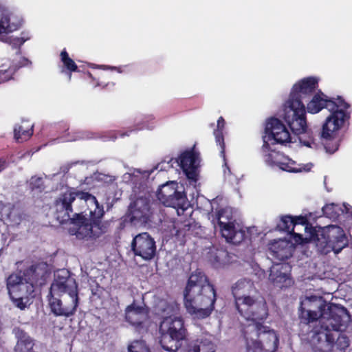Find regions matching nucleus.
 <instances>
[{
    "instance_id": "1",
    "label": "nucleus",
    "mask_w": 352,
    "mask_h": 352,
    "mask_svg": "<svg viewBox=\"0 0 352 352\" xmlns=\"http://www.w3.org/2000/svg\"><path fill=\"white\" fill-rule=\"evenodd\" d=\"M56 219L61 224L69 222L71 235L78 239H96L107 233L109 223L103 221V206L88 192L66 191L54 201Z\"/></svg>"
},
{
    "instance_id": "2",
    "label": "nucleus",
    "mask_w": 352,
    "mask_h": 352,
    "mask_svg": "<svg viewBox=\"0 0 352 352\" xmlns=\"http://www.w3.org/2000/svg\"><path fill=\"white\" fill-rule=\"evenodd\" d=\"M318 87V80L314 76L304 78L295 83L283 116L292 133L300 135V142L308 147H311L315 140L313 132L307 127L304 101H309Z\"/></svg>"
},
{
    "instance_id": "3",
    "label": "nucleus",
    "mask_w": 352,
    "mask_h": 352,
    "mask_svg": "<svg viewBox=\"0 0 352 352\" xmlns=\"http://www.w3.org/2000/svg\"><path fill=\"white\" fill-rule=\"evenodd\" d=\"M217 293L205 274L197 270L187 281L184 291V304L187 312L194 318L204 319L214 309Z\"/></svg>"
},
{
    "instance_id": "4",
    "label": "nucleus",
    "mask_w": 352,
    "mask_h": 352,
    "mask_svg": "<svg viewBox=\"0 0 352 352\" xmlns=\"http://www.w3.org/2000/svg\"><path fill=\"white\" fill-rule=\"evenodd\" d=\"M318 309L320 312V325L310 332L311 342L315 344L317 340L320 343L322 340L323 344L331 346L334 342L332 331H340L342 327H346L344 318L349 316L348 311L342 306L332 303L328 306L321 305Z\"/></svg>"
},
{
    "instance_id": "5",
    "label": "nucleus",
    "mask_w": 352,
    "mask_h": 352,
    "mask_svg": "<svg viewBox=\"0 0 352 352\" xmlns=\"http://www.w3.org/2000/svg\"><path fill=\"white\" fill-rule=\"evenodd\" d=\"M169 309V316L163 318L160 322L159 331L160 333V344L162 347L169 352H176L182 346V342L186 338V329L184 327V320L181 317L174 316L179 309V305L176 302L166 305Z\"/></svg>"
},
{
    "instance_id": "6",
    "label": "nucleus",
    "mask_w": 352,
    "mask_h": 352,
    "mask_svg": "<svg viewBox=\"0 0 352 352\" xmlns=\"http://www.w3.org/2000/svg\"><path fill=\"white\" fill-rule=\"evenodd\" d=\"M265 321L249 323L243 329L247 352H275L278 346V337L274 329L263 325Z\"/></svg>"
},
{
    "instance_id": "7",
    "label": "nucleus",
    "mask_w": 352,
    "mask_h": 352,
    "mask_svg": "<svg viewBox=\"0 0 352 352\" xmlns=\"http://www.w3.org/2000/svg\"><path fill=\"white\" fill-rule=\"evenodd\" d=\"M310 238L316 240V246L327 252L330 249L336 253L340 252L347 245V238L343 229L335 225L326 227L320 234H317L312 226H310Z\"/></svg>"
},
{
    "instance_id": "8",
    "label": "nucleus",
    "mask_w": 352,
    "mask_h": 352,
    "mask_svg": "<svg viewBox=\"0 0 352 352\" xmlns=\"http://www.w3.org/2000/svg\"><path fill=\"white\" fill-rule=\"evenodd\" d=\"M234 305L240 316L250 323L265 321L269 315L267 303L258 294L234 300Z\"/></svg>"
},
{
    "instance_id": "9",
    "label": "nucleus",
    "mask_w": 352,
    "mask_h": 352,
    "mask_svg": "<svg viewBox=\"0 0 352 352\" xmlns=\"http://www.w3.org/2000/svg\"><path fill=\"white\" fill-rule=\"evenodd\" d=\"M329 103L333 105L329 107L331 114L326 118L324 122V134H327L328 126L333 125V131L335 129H341L346 125L349 124L350 113L346 110L350 107L349 103L340 96L337 98H329Z\"/></svg>"
},
{
    "instance_id": "10",
    "label": "nucleus",
    "mask_w": 352,
    "mask_h": 352,
    "mask_svg": "<svg viewBox=\"0 0 352 352\" xmlns=\"http://www.w3.org/2000/svg\"><path fill=\"white\" fill-rule=\"evenodd\" d=\"M176 182H168L162 184L157 192V197L162 204L184 210L186 208V195L177 190Z\"/></svg>"
},
{
    "instance_id": "11",
    "label": "nucleus",
    "mask_w": 352,
    "mask_h": 352,
    "mask_svg": "<svg viewBox=\"0 0 352 352\" xmlns=\"http://www.w3.org/2000/svg\"><path fill=\"white\" fill-rule=\"evenodd\" d=\"M54 294L60 296L63 294H67V296L71 298H79L78 292V284L74 278L69 275V272L66 270H61L58 273L56 278L52 283L50 295Z\"/></svg>"
},
{
    "instance_id": "12",
    "label": "nucleus",
    "mask_w": 352,
    "mask_h": 352,
    "mask_svg": "<svg viewBox=\"0 0 352 352\" xmlns=\"http://www.w3.org/2000/svg\"><path fill=\"white\" fill-rule=\"evenodd\" d=\"M131 250L135 256L150 261L155 257L157 247L154 239L148 232H142L133 239Z\"/></svg>"
},
{
    "instance_id": "13",
    "label": "nucleus",
    "mask_w": 352,
    "mask_h": 352,
    "mask_svg": "<svg viewBox=\"0 0 352 352\" xmlns=\"http://www.w3.org/2000/svg\"><path fill=\"white\" fill-rule=\"evenodd\" d=\"M130 221L135 225H146L151 221L152 212L150 201L146 197H138L129 207Z\"/></svg>"
},
{
    "instance_id": "14",
    "label": "nucleus",
    "mask_w": 352,
    "mask_h": 352,
    "mask_svg": "<svg viewBox=\"0 0 352 352\" xmlns=\"http://www.w3.org/2000/svg\"><path fill=\"white\" fill-rule=\"evenodd\" d=\"M267 136L265 138L267 142L273 140L272 144H285L291 142V135L285 125L278 118H270L267 120L265 128Z\"/></svg>"
},
{
    "instance_id": "15",
    "label": "nucleus",
    "mask_w": 352,
    "mask_h": 352,
    "mask_svg": "<svg viewBox=\"0 0 352 352\" xmlns=\"http://www.w3.org/2000/svg\"><path fill=\"white\" fill-rule=\"evenodd\" d=\"M297 226H302L304 227L305 232L309 231L311 223H309L306 216H292V215H283L280 217L276 228L279 231L287 232L290 235H293L296 241H302L303 240L302 235L299 233H296L294 229Z\"/></svg>"
},
{
    "instance_id": "16",
    "label": "nucleus",
    "mask_w": 352,
    "mask_h": 352,
    "mask_svg": "<svg viewBox=\"0 0 352 352\" xmlns=\"http://www.w3.org/2000/svg\"><path fill=\"white\" fill-rule=\"evenodd\" d=\"M54 294H48V301L51 311L56 316L69 317L76 311L79 304V298L67 296L63 300L54 297Z\"/></svg>"
},
{
    "instance_id": "17",
    "label": "nucleus",
    "mask_w": 352,
    "mask_h": 352,
    "mask_svg": "<svg viewBox=\"0 0 352 352\" xmlns=\"http://www.w3.org/2000/svg\"><path fill=\"white\" fill-rule=\"evenodd\" d=\"M6 286L10 296H30L35 287L19 272L11 274L6 279Z\"/></svg>"
},
{
    "instance_id": "18",
    "label": "nucleus",
    "mask_w": 352,
    "mask_h": 352,
    "mask_svg": "<svg viewBox=\"0 0 352 352\" xmlns=\"http://www.w3.org/2000/svg\"><path fill=\"white\" fill-rule=\"evenodd\" d=\"M198 159L199 153L192 148L182 153L177 161L186 177L195 182L197 180Z\"/></svg>"
},
{
    "instance_id": "19",
    "label": "nucleus",
    "mask_w": 352,
    "mask_h": 352,
    "mask_svg": "<svg viewBox=\"0 0 352 352\" xmlns=\"http://www.w3.org/2000/svg\"><path fill=\"white\" fill-rule=\"evenodd\" d=\"M23 19L6 8L0 6V35L8 34L20 29Z\"/></svg>"
},
{
    "instance_id": "20",
    "label": "nucleus",
    "mask_w": 352,
    "mask_h": 352,
    "mask_svg": "<svg viewBox=\"0 0 352 352\" xmlns=\"http://www.w3.org/2000/svg\"><path fill=\"white\" fill-rule=\"evenodd\" d=\"M291 267L288 263L273 265L270 269L269 279L273 284L280 289L288 288L294 284V280L289 272Z\"/></svg>"
},
{
    "instance_id": "21",
    "label": "nucleus",
    "mask_w": 352,
    "mask_h": 352,
    "mask_svg": "<svg viewBox=\"0 0 352 352\" xmlns=\"http://www.w3.org/2000/svg\"><path fill=\"white\" fill-rule=\"evenodd\" d=\"M268 255L274 265H282L292 256V247L285 241H274L270 245Z\"/></svg>"
},
{
    "instance_id": "22",
    "label": "nucleus",
    "mask_w": 352,
    "mask_h": 352,
    "mask_svg": "<svg viewBox=\"0 0 352 352\" xmlns=\"http://www.w3.org/2000/svg\"><path fill=\"white\" fill-rule=\"evenodd\" d=\"M19 272L23 275L30 283H32L34 287L42 286L45 283L47 270L45 264H33Z\"/></svg>"
},
{
    "instance_id": "23",
    "label": "nucleus",
    "mask_w": 352,
    "mask_h": 352,
    "mask_svg": "<svg viewBox=\"0 0 352 352\" xmlns=\"http://www.w3.org/2000/svg\"><path fill=\"white\" fill-rule=\"evenodd\" d=\"M236 223L220 222L219 230L222 237L226 241L233 244H239L246 238V232L243 230H236Z\"/></svg>"
},
{
    "instance_id": "24",
    "label": "nucleus",
    "mask_w": 352,
    "mask_h": 352,
    "mask_svg": "<svg viewBox=\"0 0 352 352\" xmlns=\"http://www.w3.org/2000/svg\"><path fill=\"white\" fill-rule=\"evenodd\" d=\"M232 294L234 300L244 298L247 296L258 294L254 282L249 278H241L232 286Z\"/></svg>"
},
{
    "instance_id": "25",
    "label": "nucleus",
    "mask_w": 352,
    "mask_h": 352,
    "mask_svg": "<svg viewBox=\"0 0 352 352\" xmlns=\"http://www.w3.org/2000/svg\"><path fill=\"white\" fill-rule=\"evenodd\" d=\"M147 313L142 306L136 305L134 302L129 305L125 311V319L131 325L141 327L146 320Z\"/></svg>"
},
{
    "instance_id": "26",
    "label": "nucleus",
    "mask_w": 352,
    "mask_h": 352,
    "mask_svg": "<svg viewBox=\"0 0 352 352\" xmlns=\"http://www.w3.org/2000/svg\"><path fill=\"white\" fill-rule=\"evenodd\" d=\"M333 125L328 126L327 134H324V124H322L321 131V138L325 140L324 143V148L329 153L333 154L337 151L340 146L341 138L338 135V131L340 129L333 131Z\"/></svg>"
},
{
    "instance_id": "27",
    "label": "nucleus",
    "mask_w": 352,
    "mask_h": 352,
    "mask_svg": "<svg viewBox=\"0 0 352 352\" xmlns=\"http://www.w3.org/2000/svg\"><path fill=\"white\" fill-rule=\"evenodd\" d=\"M329 98L323 94L321 91L314 94L311 99L307 104V111L310 113H317L322 109L326 108L329 111V107L333 105V103H329Z\"/></svg>"
},
{
    "instance_id": "28",
    "label": "nucleus",
    "mask_w": 352,
    "mask_h": 352,
    "mask_svg": "<svg viewBox=\"0 0 352 352\" xmlns=\"http://www.w3.org/2000/svg\"><path fill=\"white\" fill-rule=\"evenodd\" d=\"M262 152L265 155V162L271 166H277L282 160H285V155L280 152L272 150L270 143L263 139V144L261 148Z\"/></svg>"
},
{
    "instance_id": "29",
    "label": "nucleus",
    "mask_w": 352,
    "mask_h": 352,
    "mask_svg": "<svg viewBox=\"0 0 352 352\" xmlns=\"http://www.w3.org/2000/svg\"><path fill=\"white\" fill-rule=\"evenodd\" d=\"M225 120L222 116L219 117L217 120V129L214 130V135L215 136V140L217 145L219 146L220 149V155L223 160V166L227 168L228 171L230 172V168L228 166V163L226 157L225 153V142L224 138L223 135V131L225 127Z\"/></svg>"
},
{
    "instance_id": "30",
    "label": "nucleus",
    "mask_w": 352,
    "mask_h": 352,
    "mask_svg": "<svg viewBox=\"0 0 352 352\" xmlns=\"http://www.w3.org/2000/svg\"><path fill=\"white\" fill-rule=\"evenodd\" d=\"M314 346V348L321 352H325L331 350L334 345L336 346V348L340 351H344L349 346V340L347 336L344 335L340 334L336 340L334 339V342L331 346H329L327 344H323L322 340H320L319 343L317 340L315 344H312Z\"/></svg>"
},
{
    "instance_id": "31",
    "label": "nucleus",
    "mask_w": 352,
    "mask_h": 352,
    "mask_svg": "<svg viewBox=\"0 0 352 352\" xmlns=\"http://www.w3.org/2000/svg\"><path fill=\"white\" fill-rule=\"evenodd\" d=\"M188 352H215V345L210 338L203 337L195 340Z\"/></svg>"
},
{
    "instance_id": "32",
    "label": "nucleus",
    "mask_w": 352,
    "mask_h": 352,
    "mask_svg": "<svg viewBox=\"0 0 352 352\" xmlns=\"http://www.w3.org/2000/svg\"><path fill=\"white\" fill-rule=\"evenodd\" d=\"M33 135V126L16 125L14 129V135L17 142L29 140Z\"/></svg>"
},
{
    "instance_id": "33",
    "label": "nucleus",
    "mask_w": 352,
    "mask_h": 352,
    "mask_svg": "<svg viewBox=\"0 0 352 352\" xmlns=\"http://www.w3.org/2000/svg\"><path fill=\"white\" fill-rule=\"evenodd\" d=\"M227 256L228 252L222 249H216L214 251L210 250L208 253V261L215 268L220 267L223 263Z\"/></svg>"
},
{
    "instance_id": "34",
    "label": "nucleus",
    "mask_w": 352,
    "mask_h": 352,
    "mask_svg": "<svg viewBox=\"0 0 352 352\" xmlns=\"http://www.w3.org/2000/svg\"><path fill=\"white\" fill-rule=\"evenodd\" d=\"M60 56L63 67L69 72V80H70L72 77V72L78 71V66L74 60L69 57V54L65 49L60 52Z\"/></svg>"
},
{
    "instance_id": "35",
    "label": "nucleus",
    "mask_w": 352,
    "mask_h": 352,
    "mask_svg": "<svg viewBox=\"0 0 352 352\" xmlns=\"http://www.w3.org/2000/svg\"><path fill=\"white\" fill-rule=\"evenodd\" d=\"M322 212L324 215L329 219H336L342 212L341 208L338 204H328L322 207Z\"/></svg>"
},
{
    "instance_id": "36",
    "label": "nucleus",
    "mask_w": 352,
    "mask_h": 352,
    "mask_svg": "<svg viewBox=\"0 0 352 352\" xmlns=\"http://www.w3.org/2000/svg\"><path fill=\"white\" fill-rule=\"evenodd\" d=\"M299 318L300 322L309 324L310 322L317 321L319 318L318 312L316 311L305 310L304 308L300 307Z\"/></svg>"
},
{
    "instance_id": "37",
    "label": "nucleus",
    "mask_w": 352,
    "mask_h": 352,
    "mask_svg": "<svg viewBox=\"0 0 352 352\" xmlns=\"http://www.w3.org/2000/svg\"><path fill=\"white\" fill-rule=\"evenodd\" d=\"M215 219L218 226H220V222H229L230 223H236V220L232 214V212L227 208H221L218 210L215 214Z\"/></svg>"
},
{
    "instance_id": "38",
    "label": "nucleus",
    "mask_w": 352,
    "mask_h": 352,
    "mask_svg": "<svg viewBox=\"0 0 352 352\" xmlns=\"http://www.w3.org/2000/svg\"><path fill=\"white\" fill-rule=\"evenodd\" d=\"M128 352H150V349L145 341L136 340L129 344Z\"/></svg>"
},
{
    "instance_id": "39",
    "label": "nucleus",
    "mask_w": 352,
    "mask_h": 352,
    "mask_svg": "<svg viewBox=\"0 0 352 352\" xmlns=\"http://www.w3.org/2000/svg\"><path fill=\"white\" fill-rule=\"evenodd\" d=\"M13 305L21 310H24L30 305V296H10Z\"/></svg>"
},
{
    "instance_id": "40",
    "label": "nucleus",
    "mask_w": 352,
    "mask_h": 352,
    "mask_svg": "<svg viewBox=\"0 0 352 352\" xmlns=\"http://www.w3.org/2000/svg\"><path fill=\"white\" fill-rule=\"evenodd\" d=\"M294 164V162L293 161L285 156V160H282L281 162H279L278 167L285 171L296 173L298 171V170L292 166Z\"/></svg>"
},
{
    "instance_id": "41",
    "label": "nucleus",
    "mask_w": 352,
    "mask_h": 352,
    "mask_svg": "<svg viewBox=\"0 0 352 352\" xmlns=\"http://www.w3.org/2000/svg\"><path fill=\"white\" fill-rule=\"evenodd\" d=\"M30 185L32 190H37L42 192L45 189L44 182L41 177H32Z\"/></svg>"
},
{
    "instance_id": "42",
    "label": "nucleus",
    "mask_w": 352,
    "mask_h": 352,
    "mask_svg": "<svg viewBox=\"0 0 352 352\" xmlns=\"http://www.w3.org/2000/svg\"><path fill=\"white\" fill-rule=\"evenodd\" d=\"M27 39L23 37H8L6 39V42L10 45L14 49H19Z\"/></svg>"
},
{
    "instance_id": "43",
    "label": "nucleus",
    "mask_w": 352,
    "mask_h": 352,
    "mask_svg": "<svg viewBox=\"0 0 352 352\" xmlns=\"http://www.w3.org/2000/svg\"><path fill=\"white\" fill-rule=\"evenodd\" d=\"M14 72L15 69L11 67L8 69H0V83L10 80Z\"/></svg>"
},
{
    "instance_id": "44",
    "label": "nucleus",
    "mask_w": 352,
    "mask_h": 352,
    "mask_svg": "<svg viewBox=\"0 0 352 352\" xmlns=\"http://www.w3.org/2000/svg\"><path fill=\"white\" fill-rule=\"evenodd\" d=\"M8 166V162L5 158H0V173Z\"/></svg>"
},
{
    "instance_id": "45",
    "label": "nucleus",
    "mask_w": 352,
    "mask_h": 352,
    "mask_svg": "<svg viewBox=\"0 0 352 352\" xmlns=\"http://www.w3.org/2000/svg\"><path fill=\"white\" fill-rule=\"evenodd\" d=\"M99 67H100V68H102L103 69H111V70L116 69V67H110V66L104 65H100Z\"/></svg>"
},
{
    "instance_id": "46",
    "label": "nucleus",
    "mask_w": 352,
    "mask_h": 352,
    "mask_svg": "<svg viewBox=\"0 0 352 352\" xmlns=\"http://www.w3.org/2000/svg\"><path fill=\"white\" fill-rule=\"evenodd\" d=\"M181 234H182V231L179 230H177L175 235L179 236Z\"/></svg>"
},
{
    "instance_id": "47",
    "label": "nucleus",
    "mask_w": 352,
    "mask_h": 352,
    "mask_svg": "<svg viewBox=\"0 0 352 352\" xmlns=\"http://www.w3.org/2000/svg\"><path fill=\"white\" fill-rule=\"evenodd\" d=\"M184 227H187L188 229L187 230H189L190 229V225L189 224H187V225H184Z\"/></svg>"
},
{
    "instance_id": "48",
    "label": "nucleus",
    "mask_w": 352,
    "mask_h": 352,
    "mask_svg": "<svg viewBox=\"0 0 352 352\" xmlns=\"http://www.w3.org/2000/svg\"><path fill=\"white\" fill-rule=\"evenodd\" d=\"M122 136H124V135H129V133H126L122 134Z\"/></svg>"
},
{
    "instance_id": "49",
    "label": "nucleus",
    "mask_w": 352,
    "mask_h": 352,
    "mask_svg": "<svg viewBox=\"0 0 352 352\" xmlns=\"http://www.w3.org/2000/svg\"><path fill=\"white\" fill-rule=\"evenodd\" d=\"M88 74H89V76L90 77H91V73H89H89H88Z\"/></svg>"
}]
</instances>
